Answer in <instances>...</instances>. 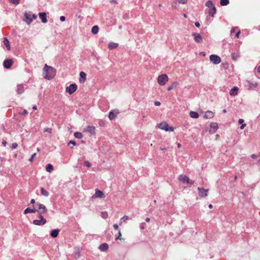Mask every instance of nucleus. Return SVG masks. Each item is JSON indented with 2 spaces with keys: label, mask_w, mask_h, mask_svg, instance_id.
I'll return each instance as SVG.
<instances>
[{
  "label": "nucleus",
  "mask_w": 260,
  "mask_h": 260,
  "mask_svg": "<svg viewBox=\"0 0 260 260\" xmlns=\"http://www.w3.org/2000/svg\"><path fill=\"white\" fill-rule=\"evenodd\" d=\"M56 75V70L53 67L45 64L43 69V77L47 80H51Z\"/></svg>",
  "instance_id": "obj_1"
},
{
  "label": "nucleus",
  "mask_w": 260,
  "mask_h": 260,
  "mask_svg": "<svg viewBox=\"0 0 260 260\" xmlns=\"http://www.w3.org/2000/svg\"><path fill=\"white\" fill-rule=\"evenodd\" d=\"M35 206L37 208H36V212H38L39 215H41L47 211V208L42 204L37 203Z\"/></svg>",
  "instance_id": "obj_2"
},
{
  "label": "nucleus",
  "mask_w": 260,
  "mask_h": 260,
  "mask_svg": "<svg viewBox=\"0 0 260 260\" xmlns=\"http://www.w3.org/2000/svg\"><path fill=\"white\" fill-rule=\"evenodd\" d=\"M168 80L169 78L165 74L159 75L157 78V82L160 85H165Z\"/></svg>",
  "instance_id": "obj_3"
},
{
  "label": "nucleus",
  "mask_w": 260,
  "mask_h": 260,
  "mask_svg": "<svg viewBox=\"0 0 260 260\" xmlns=\"http://www.w3.org/2000/svg\"><path fill=\"white\" fill-rule=\"evenodd\" d=\"M38 217L40 219H35L33 220V223L37 225H42L45 224L47 221L46 219L42 215H39Z\"/></svg>",
  "instance_id": "obj_4"
},
{
  "label": "nucleus",
  "mask_w": 260,
  "mask_h": 260,
  "mask_svg": "<svg viewBox=\"0 0 260 260\" xmlns=\"http://www.w3.org/2000/svg\"><path fill=\"white\" fill-rule=\"evenodd\" d=\"M158 127L166 131L173 132L174 128L171 126H169L167 123L164 122L158 124Z\"/></svg>",
  "instance_id": "obj_5"
},
{
  "label": "nucleus",
  "mask_w": 260,
  "mask_h": 260,
  "mask_svg": "<svg viewBox=\"0 0 260 260\" xmlns=\"http://www.w3.org/2000/svg\"><path fill=\"white\" fill-rule=\"evenodd\" d=\"M77 89V86L76 84H72L69 86L67 87L66 91L69 94L73 93Z\"/></svg>",
  "instance_id": "obj_6"
},
{
  "label": "nucleus",
  "mask_w": 260,
  "mask_h": 260,
  "mask_svg": "<svg viewBox=\"0 0 260 260\" xmlns=\"http://www.w3.org/2000/svg\"><path fill=\"white\" fill-rule=\"evenodd\" d=\"M210 60L214 64H218L221 62V58L219 56L216 55H211L209 57Z\"/></svg>",
  "instance_id": "obj_7"
},
{
  "label": "nucleus",
  "mask_w": 260,
  "mask_h": 260,
  "mask_svg": "<svg viewBox=\"0 0 260 260\" xmlns=\"http://www.w3.org/2000/svg\"><path fill=\"white\" fill-rule=\"evenodd\" d=\"M24 21L26 22L27 24H30L32 21V18H31V14L30 12H25L24 15Z\"/></svg>",
  "instance_id": "obj_8"
},
{
  "label": "nucleus",
  "mask_w": 260,
  "mask_h": 260,
  "mask_svg": "<svg viewBox=\"0 0 260 260\" xmlns=\"http://www.w3.org/2000/svg\"><path fill=\"white\" fill-rule=\"evenodd\" d=\"M106 197L104 193L101 190L96 189L94 195L92 196V198H99L101 199H104Z\"/></svg>",
  "instance_id": "obj_9"
},
{
  "label": "nucleus",
  "mask_w": 260,
  "mask_h": 260,
  "mask_svg": "<svg viewBox=\"0 0 260 260\" xmlns=\"http://www.w3.org/2000/svg\"><path fill=\"white\" fill-rule=\"evenodd\" d=\"M199 195L201 197H206L208 196V189H205L203 188L198 187Z\"/></svg>",
  "instance_id": "obj_10"
},
{
  "label": "nucleus",
  "mask_w": 260,
  "mask_h": 260,
  "mask_svg": "<svg viewBox=\"0 0 260 260\" xmlns=\"http://www.w3.org/2000/svg\"><path fill=\"white\" fill-rule=\"evenodd\" d=\"M178 179L183 183L189 184L190 183L189 178L186 175H181L179 176Z\"/></svg>",
  "instance_id": "obj_11"
},
{
  "label": "nucleus",
  "mask_w": 260,
  "mask_h": 260,
  "mask_svg": "<svg viewBox=\"0 0 260 260\" xmlns=\"http://www.w3.org/2000/svg\"><path fill=\"white\" fill-rule=\"evenodd\" d=\"M84 132L89 133L91 135L95 134V127L92 125H88L84 128Z\"/></svg>",
  "instance_id": "obj_12"
},
{
  "label": "nucleus",
  "mask_w": 260,
  "mask_h": 260,
  "mask_svg": "<svg viewBox=\"0 0 260 260\" xmlns=\"http://www.w3.org/2000/svg\"><path fill=\"white\" fill-rule=\"evenodd\" d=\"M13 61L12 59H6L4 61L3 65L6 69H9L13 64Z\"/></svg>",
  "instance_id": "obj_13"
},
{
  "label": "nucleus",
  "mask_w": 260,
  "mask_h": 260,
  "mask_svg": "<svg viewBox=\"0 0 260 260\" xmlns=\"http://www.w3.org/2000/svg\"><path fill=\"white\" fill-rule=\"evenodd\" d=\"M192 36H193L194 40L196 42L200 43L202 42V41H203L202 38L199 34L193 32V33H192Z\"/></svg>",
  "instance_id": "obj_14"
},
{
  "label": "nucleus",
  "mask_w": 260,
  "mask_h": 260,
  "mask_svg": "<svg viewBox=\"0 0 260 260\" xmlns=\"http://www.w3.org/2000/svg\"><path fill=\"white\" fill-rule=\"evenodd\" d=\"M210 127L211 129L209 132L211 134L215 133L218 128V124L214 122L211 123Z\"/></svg>",
  "instance_id": "obj_15"
},
{
  "label": "nucleus",
  "mask_w": 260,
  "mask_h": 260,
  "mask_svg": "<svg viewBox=\"0 0 260 260\" xmlns=\"http://www.w3.org/2000/svg\"><path fill=\"white\" fill-rule=\"evenodd\" d=\"M214 116V114L213 112L211 111H207L206 112L203 116L204 118L205 119H211L213 118Z\"/></svg>",
  "instance_id": "obj_16"
},
{
  "label": "nucleus",
  "mask_w": 260,
  "mask_h": 260,
  "mask_svg": "<svg viewBox=\"0 0 260 260\" xmlns=\"http://www.w3.org/2000/svg\"><path fill=\"white\" fill-rule=\"evenodd\" d=\"M86 79V74L83 72H81L80 73V78H79V82L81 83H84Z\"/></svg>",
  "instance_id": "obj_17"
},
{
  "label": "nucleus",
  "mask_w": 260,
  "mask_h": 260,
  "mask_svg": "<svg viewBox=\"0 0 260 260\" xmlns=\"http://www.w3.org/2000/svg\"><path fill=\"white\" fill-rule=\"evenodd\" d=\"M39 16L40 18L41 19V21L43 23H46L47 22V20L46 18V14L45 12H40L39 13Z\"/></svg>",
  "instance_id": "obj_18"
},
{
  "label": "nucleus",
  "mask_w": 260,
  "mask_h": 260,
  "mask_svg": "<svg viewBox=\"0 0 260 260\" xmlns=\"http://www.w3.org/2000/svg\"><path fill=\"white\" fill-rule=\"evenodd\" d=\"M17 94H21L24 91V85L22 84L17 85Z\"/></svg>",
  "instance_id": "obj_19"
},
{
  "label": "nucleus",
  "mask_w": 260,
  "mask_h": 260,
  "mask_svg": "<svg viewBox=\"0 0 260 260\" xmlns=\"http://www.w3.org/2000/svg\"><path fill=\"white\" fill-rule=\"evenodd\" d=\"M108 248L109 246L108 244L106 243L101 244L99 247V249L100 250V251L103 252L107 251Z\"/></svg>",
  "instance_id": "obj_20"
},
{
  "label": "nucleus",
  "mask_w": 260,
  "mask_h": 260,
  "mask_svg": "<svg viewBox=\"0 0 260 260\" xmlns=\"http://www.w3.org/2000/svg\"><path fill=\"white\" fill-rule=\"evenodd\" d=\"M238 88L237 87H234L231 89V90L230 91V94L232 96H235L238 93Z\"/></svg>",
  "instance_id": "obj_21"
},
{
  "label": "nucleus",
  "mask_w": 260,
  "mask_h": 260,
  "mask_svg": "<svg viewBox=\"0 0 260 260\" xmlns=\"http://www.w3.org/2000/svg\"><path fill=\"white\" fill-rule=\"evenodd\" d=\"M178 85V82L177 81H174L172 83V84L170 86H169L168 87L167 90L168 91H171L172 89H173L174 88H176Z\"/></svg>",
  "instance_id": "obj_22"
},
{
  "label": "nucleus",
  "mask_w": 260,
  "mask_h": 260,
  "mask_svg": "<svg viewBox=\"0 0 260 260\" xmlns=\"http://www.w3.org/2000/svg\"><path fill=\"white\" fill-rule=\"evenodd\" d=\"M247 83H248V89L255 88L258 86V84L256 82L252 83L250 81H247Z\"/></svg>",
  "instance_id": "obj_23"
},
{
  "label": "nucleus",
  "mask_w": 260,
  "mask_h": 260,
  "mask_svg": "<svg viewBox=\"0 0 260 260\" xmlns=\"http://www.w3.org/2000/svg\"><path fill=\"white\" fill-rule=\"evenodd\" d=\"M59 231V229L53 230L51 231L50 235L52 237L56 238L57 237Z\"/></svg>",
  "instance_id": "obj_24"
},
{
  "label": "nucleus",
  "mask_w": 260,
  "mask_h": 260,
  "mask_svg": "<svg viewBox=\"0 0 260 260\" xmlns=\"http://www.w3.org/2000/svg\"><path fill=\"white\" fill-rule=\"evenodd\" d=\"M118 44L116 43L111 42L108 44V48L110 50L116 48Z\"/></svg>",
  "instance_id": "obj_25"
},
{
  "label": "nucleus",
  "mask_w": 260,
  "mask_h": 260,
  "mask_svg": "<svg viewBox=\"0 0 260 260\" xmlns=\"http://www.w3.org/2000/svg\"><path fill=\"white\" fill-rule=\"evenodd\" d=\"M3 43H4V44L6 46V47H7V49L8 50H10V43H9V40L7 39V38H5L4 39V41H3Z\"/></svg>",
  "instance_id": "obj_26"
},
{
  "label": "nucleus",
  "mask_w": 260,
  "mask_h": 260,
  "mask_svg": "<svg viewBox=\"0 0 260 260\" xmlns=\"http://www.w3.org/2000/svg\"><path fill=\"white\" fill-rule=\"evenodd\" d=\"M36 212V208L34 209H29V208H26L24 211V214H26L27 213H32Z\"/></svg>",
  "instance_id": "obj_27"
},
{
  "label": "nucleus",
  "mask_w": 260,
  "mask_h": 260,
  "mask_svg": "<svg viewBox=\"0 0 260 260\" xmlns=\"http://www.w3.org/2000/svg\"><path fill=\"white\" fill-rule=\"evenodd\" d=\"M99 28L97 25L93 26L91 28V32L94 35L97 34L99 32Z\"/></svg>",
  "instance_id": "obj_28"
},
{
  "label": "nucleus",
  "mask_w": 260,
  "mask_h": 260,
  "mask_svg": "<svg viewBox=\"0 0 260 260\" xmlns=\"http://www.w3.org/2000/svg\"><path fill=\"white\" fill-rule=\"evenodd\" d=\"M189 115L191 118H198L199 116V114L194 111H191L189 113Z\"/></svg>",
  "instance_id": "obj_29"
},
{
  "label": "nucleus",
  "mask_w": 260,
  "mask_h": 260,
  "mask_svg": "<svg viewBox=\"0 0 260 260\" xmlns=\"http://www.w3.org/2000/svg\"><path fill=\"white\" fill-rule=\"evenodd\" d=\"M216 10L215 7H213L211 8L209 11V15L211 16L212 17L214 16V15L216 13Z\"/></svg>",
  "instance_id": "obj_30"
},
{
  "label": "nucleus",
  "mask_w": 260,
  "mask_h": 260,
  "mask_svg": "<svg viewBox=\"0 0 260 260\" xmlns=\"http://www.w3.org/2000/svg\"><path fill=\"white\" fill-rule=\"evenodd\" d=\"M41 193L42 195L45 197H48L49 195V192L47 191L45 189H44L43 187L41 188Z\"/></svg>",
  "instance_id": "obj_31"
},
{
  "label": "nucleus",
  "mask_w": 260,
  "mask_h": 260,
  "mask_svg": "<svg viewBox=\"0 0 260 260\" xmlns=\"http://www.w3.org/2000/svg\"><path fill=\"white\" fill-rule=\"evenodd\" d=\"M53 169V167L51 164H49L46 165V170L48 172H50V173L52 171Z\"/></svg>",
  "instance_id": "obj_32"
},
{
  "label": "nucleus",
  "mask_w": 260,
  "mask_h": 260,
  "mask_svg": "<svg viewBox=\"0 0 260 260\" xmlns=\"http://www.w3.org/2000/svg\"><path fill=\"white\" fill-rule=\"evenodd\" d=\"M75 138L77 139H81L83 137V135L80 132H75L74 134Z\"/></svg>",
  "instance_id": "obj_33"
},
{
  "label": "nucleus",
  "mask_w": 260,
  "mask_h": 260,
  "mask_svg": "<svg viewBox=\"0 0 260 260\" xmlns=\"http://www.w3.org/2000/svg\"><path fill=\"white\" fill-rule=\"evenodd\" d=\"M116 116V114L113 113L112 111L110 112L109 114V118L110 120L114 119Z\"/></svg>",
  "instance_id": "obj_34"
},
{
  "label": "nucleus",
  "mask_w": 260,
  "mask_h": 260,
  "mask_svg": "<svg viewBox=\"0 0 260 260\" xmlns=\"http://www.w3.org/2000/svg\"><path fill=\"white\" fill-rule=\"evenodd\" d=\"M206 6L208 7V8H211L214 7V5H213V4L212 1H208L206 3Z\"/></svg>",
  "instance_id": "obj_35"
},
{
  "label": "nucleus",
  "mask_w": 260,
  "mask_h": 260,
  "mask_svg": "<svg viewBox=\"0 0 260 260\" xmlns=\"http://www.w3.org/2000/svg\"><path fill=\"white\" fill-rule=\"evenodd\" d=\"M128 219V217L127 216L125 215L123 217H122L120 220L119 225H121L122 222L126 221Z\"/></svg>",
  "instance_id": "obj_36"
},
{
  "label": "nucleus",
  "mask_w": 260,
  "mask_h": 260,
  "mask_svg": "<svg viewBox=\"0 0 260 260\" xmlns=\"http://www.w3.org/2000/svg\"><path fill=\"white\" fill-rule=\"evenodd\" d=\"M220 5L221 6H226L229 3V0H220Z\"/></svg>",
  "instance_id": "obj_37"
},
{
  "label": "nucleus",
  "mask_w": 260,
  "mask_h": 260,
  "mask_svg": "<svg viewBox=\"0 0 260 260\" xmlns=\"http://www.w3.org/2000/svg\"><path fill=\"white\" fill-rule=\"evenodd\" d=\"M101 216L103 218L106 219L108 217V214L106 212H103L101 213Z\"/></svg>",
  "instance_id": "obj_38"
},
{
  "label": "nucleus",
  "mask_w": 260,
  "mask_h": 260,
  "mask_svg": "<svg viewBox=\"0 0 260 260\" xmlns=\"http://www.w3.org/2000/svg\"><path fill=\"white\" fill-rule=\"evenodd\" d=\"M44 132H46V133H50V134H51L52 133V129L51 128H46L44 129Z\"/></svg>",
  "instance_id": "obj_39"
},
{
  "label": "nucleus",
  "mask_w": 260,
  "mask_h": 260,
  "mask_svg": "<svg viewBox=\"0 0 260 260\" xmlns=\"http://www.w3.org/2000/svg\"><path fill=\"white\" fill-rule=\"evenodd\" d=\"M9 1L15 5H17L19 3V0H9Z\"/></svg>",
  "instance_id": "obj_40"
},
{
  "label": "nucleus",
  "mask_w": 260,
  "mask_h": 260,
  "mask_svg": "<svg viewBox=\"0 0 260 260\" xmlns=\"http://www.w3.org/2000/svg\"><path fill=\"white\" fill-rule=\"evenodd\" d=\"M187 1L188 0H177L178 3L181 4H185Z\"/></svg>",
  "instance_id": "obj_41"
},
{
  "label": "nucleus",
  "mask_w": 260,
  "mask_h": 260,
  "mask_svg": "<svg viewBox=\"0 0 260 260\" xmlns=\"http://www.w3.org/2000/svg\"><path fill=\"white\" fill-rule=\"evenodd\" d=\"M121 232L120 231H119L118 232V237L116 238V240H122V239L121 238Z\"/></svg>",
  "instance_id": "obj_42"
},
{
  "label": "nucleus",
  "mask_w": 260,
  "mask_h": 260,
  "mask_svg": "<svg viewBox=\"0 0 260 260\" xmlns=\"http://www.w3.org/2000/svg\"><path fill=\"white\" fill-rule=\"evenodd\" d=\"M17 146H18L17 144L16 143H14L12 144L11 148L13 149H15L17 147Z\"/></svg>",
  "instance_id": "obj_43"
},
{
  "label": "nucleus",
  "mask_w": 260,
  "mask_h": 260,
  "mask_svg": "<svg viewBox=\"0 0 260 260\" xmlns=\"http://www.w3.org/2000/svg\"><path fill=\"white\" fill-rule=\"evenodd\" d=\"M84 165H85V166H86L88 167H91V164L88 161H85L84 162Z\"/></svg>",
  "instance_id": "obj_44"
},
{
  "label": "nucleus",
  "mask_w": 260,
  "mask_h": 260,
  "mask_svg": "<svg viewBox=\"0 0 260 260\" xmlns=\"http://www.w3.org/2000/svg\"><path fill=\"white\" fill-rule=\"evenodd\" d=\"M36 156V153H35L34 154H32L30 158H29V161H32L34 158Z\"/></svg>",
  "instance_id": "obj_45"
},
{
  "label": "nucleus",
  "mask_w": 260,
  "mask_h": 260,
  "mask_svg": "<svg viewBox=\"0 0 260 260\" xmlns=\"http://www.w3.org/2000/svg\"><path fill=\"white\" fill-rule=\"evenodd\" d=\"M70 144H73V145H76V142L74 141L71 140L68 143V145Z\"/></svg>",
  "instance_id": "obj_46"
},
{
  "label": "nucleus",
  "mask_w": 260,
  "mask_h": 260,
  "mask_svg": "<svg viewBox=\"0 0 260 260\" xmlns=\"http://www.w3.org/2000/svg\"><path fill=\"white\" fill-rule=\"evenodd\" d=\"M60 20L61 21H64L66 20V17L64 16H61L60 17Z\"/></svg>",
  "instance_id": "obj_47"
},
{
  "label": "nucleus",
  "mask_w": 260,
  "mask_h": 260,
  "mask_svg": "<svg viewBox=\"0 0 260 260\" xmlns=\"http://www.w3.org/2000/svg\"><path fill=\"white\" fill-rule=\"evenodd\" d=\"M238 122L239 124H243L244 120L243 119H239L238 120Z\"/></svg>",
  "instance_id": "obj_48"
},
{
  "label": "nucleus",
  "mask_w": 260,
  "mask_h": 260,
  "mask_svg": "<svg viewBox=\"0 0 260 260\" xmlns=\"http://www.w3.org/2000/svg\"><path fill=\"white\" fill-rule=\"evenodd\" d=\"M154 105L156 106H158L160 105V103L158 101H156L154 102Z\"/></svg>",
  "instance_id": "obj_49"
},
{
  "label": "nucleus",
  "mask_w": 260,
  "mask_h": 260,
  "mask_svg": "<svg viewBox=\"0 0 260 260\" xmlns=\"http://www.w3.org/2000/svg\"><path fill=\"white\" fill-rule=\"evenodd\" d=\"M31 18L33 19H36L37 18V16L36 14H31Z\"/></svg>",
  "instance_id": "obj_50"
},
{
  "label": "nucleus",
  "mask_w": 260,
  "mask_h": 260,
  "mask_svg": "<svg viewBox=\"0 0 260 260\" xmlns=\"http://www.w3.org/2000/svg\"><path fill=\"white\" fill-rule=\"evenodd\" d=\"M110 3L112 4H117V1L116 0H111Z\"/></svg>",
  "instance_id": "obj_51"
},
{
  "label": "nucleus",
  "mask_w": 260,
  "mask_h": 260,
  "mask_svg": "<svg viewBox=\"0 0 260 260\" xmlns=\"http://www.w3.org/2000/svg\"><path fill=\"white\" fill-rule=\"evenodd\" d=\"M113 228L117 230L118 229V225L117 224H114L113 225Z\"/></svg>",
  "instance_id": "obj_52"
},
{
  "label": "nucleus",
  "mask_w": 260,
  "mask_h": 260,
  "mask_svg": "<svg viewBox=\"0 0 260 260\" xmlns=\"http://www.w3.org/2000/svg\"><path fill=\"white\" fill-rule=\"evenodd\" d=\"M194 24H195L196 26L197 27H199L200 26V24L198 22H196Z\"/></svg>",
  "instance_id": "obj_53"
},
{
  "label": "nucleus",
  "mask_w": 260,
  "mask_h": 260,
  "mask_svg": "<svg viewBox=\"0 0 260 260\" xmlns=\"http://www.w3.org/2000/svg\"><path fill=\"white\" fill-rule=\"evenodd\" d=\"M246 126V124H242L241 126H240V129H244V128Z\"/></svg>",
  "instance_id": "obj_54"
},
{
  "label": "nucleus",
  "mask_w": 260,
  "mask_h": 260,
  "mask_svg": "<svg viewBox=\"0 0 260 260\" xmlns=\"http://www.w3.org/2000/svg\"><path fill=\"white\" fill-rule=\"evenodd\" d=\"M140 228L141 229H144V228H145V223H143L141 224V225L140 226Z\"/></svg>",
  "instance_id": "obj_55"
},
{
  "label": "nucleus",
  "mask_w": 260,
  "mask_h": 260,
  "mask_svg": "<svg viewBox=\"0 0 260 260\" xmlns=\"http://www.w3.org/2000/svg\"><path fill=\"white\" fill-rule=\"evenodd\" d=\"M240 34V31H238L236 34V37L237 38H239V35Z\"/></svg>",
  "instance_id": "obj_56"
},
{
  "label": "nucleus",
  "mask_w": 260,
  "mask_h": 260,
  "mask_svg": "<svg viewBox=\"0 0 260 260\" xmlns=\"http://www.w3.org/2000/svg\"><path fill=\"white\" fill-rule=\"evenodd\" d=\"M24 115H26L28 114V112L27 111V110H24L23 112V113H22Z\"/></svg>",
  "instance_id": "obj_57"
},
{
  "label": "nucleus",
  "mask_w": 260,
  "mask_h": 260,
  "mask_svg": "<svg viewBox=\"0 0 260 260\" xmlns=\"http://www.w3.org/2000/svg\"><path fill=\"white\" fill-rule=\"evenodd\" d=\"M2 143H3V145H4V146H6V144H7V142H6V141H4H4H3V142H2Z\"/></svg>",
  "instance_id": "obj_58"
},
{
  "label": "nucleus",
  "mask_w": 260,
  "mask_h": 260,
  "mask_svg": "<svg viewBox=\"0 0 260 260\" xmlns=\"http://www.w3.org/2000/svg\"><path fill=\"white\" fill-rule=\"evenodd\" d=\"M35 203V199H31L30 201V204H34Z\"/></svg>",
  "instance_id": "obj_59"
},
{
  "label": "nucleus",
  "mask_w": 260,
  "mask_h": 260,
  "mask_svg": "<svg viewBox=\"0 0 260 260\" xmlns=\"http://www.w3.org/2000/svg\"><path fill=\"white\" fill-rule=\"evenodd\" d=\"M251 157H252V158H255L256 157V155L255 154H252V155H251Z\"/></svg>",
  "instance_id": "obj_60"
},
{
  "label": "nucleus",
  "mask_w": 260,
  "mask_h": 260,
  "mask_svg": "<svg viewBox=\"0 0 260 260\" xmlns=\"http://www.w3.org/2000/svg\"><path fill=\"white\" fill-rule=\"evenodd\" d=\"M32 109H33V110H37V106H36V105L32 107Z\"/></svg>",
  "instance_id": "obj_61"
},
{
  "label": "nucleus",
  "mask_w": 260,
  "mask_h": 260,
  "mask_svg": "<svg viewBox=\"0 0 260 260\" xmlns=\"http://www.w3.org/2000/svg\"><path fill=\"white\" fill-rule=\"evenodd\" d=\"M150 218H148V217H147V218L145 219V220H146V221H147V222H149V221H150Z\"/></svg>",
  "instance_id": "obj_62"
},
{
  "label": "nucleus",
  "mask_w": 260,
  "mask_h": 260,
  "mask_svg": "<svg viewBox=\"0 0 260 260\" xmlns=\"http://www.w3.org/2000/svg\"><path fill=\"white\" fill-rule=\"evenodd\" d=\"M172 7H177V4L176 3H173L172 4Z\"/></svg>",
  "instance_id": "obj_63"
},
{
  "label": "nucleus",
  "mask_w": 260,
  "mask_h": 260,
  "mask_svg": "<svg viewBox=\"0 0 260 260\" xmlns=\"http://www.w3.org/2000/svg\"><path fill=\"white\" fill-rule=\"evenodd\" d=\"M208 207H209L210 209H211V208H212L213 206H212V205L210 204V205L208 206Z\"/></svg>",
  "instance_id": "obj_64"
}]
</instances>
